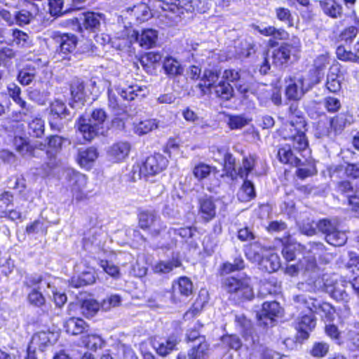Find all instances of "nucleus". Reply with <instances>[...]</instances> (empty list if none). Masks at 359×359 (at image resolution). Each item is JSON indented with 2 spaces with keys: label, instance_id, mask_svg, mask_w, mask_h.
<instances>
[{
  "label": "nucleus",
  "instance_id": "44",
  "mask_svg": "<svg viewBox=\"0 0 359 359\" xmlns=\"http://www.w3.org/2000/svg\"><path fill=\"white\" fill-rule=\"evenodd\" d=\"M86 334L82 337V342L87 348L95 351L102 347L104 341L100 336L93 334L90 330Z\"/></svg>",
  "mask_w": 359,
  "mask_h": 359
},
{
  "label": "nucleus",
  "instance_id": "37",
  "mask_svg": "<svg viewBox=\"0 0 359 359\" xmlns=\"http://www.w3.org/2000/svg\"><path fill=\"white\" fill-rule=\"evenodd\" d=\"M256 196L254 184L247 178L244 179L243 184L237 193V198L241 202H248Z\"/></svg>",
  "mask_w": 359,
  "mask_h": 359
},
{
  "label": "nucleus",
  "instance_id": "36",
  "mask_svg": "<svg viewBox=\"0 0 359 359\" xmlns=\"http://www.w3.org/2000/svg\"><path fill=\"white\" fill-rule=\"evenodd\" d=\"M178 5L187 12L205 13L208 8L207 0H179Z\"/></svg>",
  "mask_w": 359,
  "mask_h": 359
},
{
  "label": "nucleus",
  "instance_id": "56",
  "mask_svg": "<svg viewBox=\"0 0 359 359\" xmlns=\"http://www.w3.org/2000/svg\"><path fill=\"white\" fill-rule=\"evenodd\" d=\"M250 120L243 115H231L227 124L231 130L241 129L249 123Z\"/></svg>",
  "mask_w": 359,
  "mask_h": 359
},
{
  "label": "nucleus",
  "instance_id": "25",
  "mask_svg": "<svg viewBox=\"0 0 359 359\" xmlns=\"http://www.w3.org/2000/svg\"><path fill=\"white\" fill-rule=\"evenodd\" d=\"M316 325V318L312 313L302 316L298 321L297 330L300 337L303 339L309 338V332L314 329Z\"/></svg>",
  "mask_w": 359,
  "mask_h": 359
},
{
  "label": "nucleus",
  "instance_id": "32",
  "mask_svg": "<svg viewBox=\"0 0 359 359\" xmlns=\"http://www.w3.org/2000/svg\"><path fill=\"white\" fill-rule=\"evenodd\" d=\"M98 156V152L95 147L79 149L76 160L81 167L87 168L93 163Z\"/></svg>",
  "mask_w": 359,
  "mask_h": 359
},
{
  "label": "nucleus",
  "instance_id": "61",
  "mask_svg": "<svg viewBox=\"0 0 359 359\" xmlns=\"http://www.w3.org/2000/svg\"><path fill=\"white\" fill-rule=\"evenodd\" d=\"M316 226L327 236L328 233H330L337 228V223L329 219H322L316 224Z\"/></svg>",
  "mask_w": 359,
  "mask_h": 359
},
{
  "label": "nucleus",
  "instance_id": "7",
  "mask_svg": "<svg viewBox=\"0 0 359 359\" xmlns=\"http://www.w3.org/2000/svg\"><path fill=\"white\" fill-rule=\"evenodd\" d=\"M325 291L330 297L344 304V309L349 311L348 303L353 297L351 288L348 287V282L346 280H326L324 283Z\"/></svg>",
  "mask_w": 359,
  "mask_h": 359
},
{
  "label": "nucleus",
  "instance_id": "15",
  "mask_svg": "<svg viewBox=\"0 0 359 359\" xmlns=\"http://www.w3.org/2000/svg\"><path fill=\"white\" fill-rule=\"evenodd\" d=\"M158 36V32L154 29H143L140 34L136 31H133L130 36V42L134 40L138 42L141 47L149 49L156 46Z\"/></svg>",
  "mask_w": 359,
  "mask_h": 359
},
{
  "label": "nucleus",
  "instance_id": "20",
  "mask_svg": "<svg viewBox=\"0 0 359 359\" xmlns=\"http://www.w3.org/2000/svg\"><path fill=\"white\" fill-rule=\"evenodd\" d=\"M319 6L324 15L332 19L341 18L343 15V6L337 0H320Z\"/></svg>",
  "mask_w": 359,
  "mask_h": 359
},
{
  "label": "nucleus",
  "instance_id": "49",
  "mask_svg": "<svg viewBox=\"0 0 359 359\" xmlns=\"http://www.w3.org/2000/svg\"><path fill=\"white\" fill-rule=\"evenodd\" d=\"M327 58L325 56L321 55L316 57L313 62V72L315 74L316 79L315 83H320L321 79L324 75V71L326 68Z\"/></svg>",
  "mask_w": 359,
  "mask_h": 359
},
{
  "label": "nucleus",
  "instance_id": "53",
  "mask_svg": "<svg viewBox=\"0 0 359 359\" xmlns=\"http://www.w3.org/2000/svg\"><path fill=\"white\" fill-rule=\"evenodd\" d=\"M336 54L337 58L340 60L359 64V55L350 50H346L342 46L337 47Z\"/></svg>",
  "mask_w": 359,
  "mask_h": 359
},
{
  "label": "nucleus",
  "instance_id": "47",
  "mask_svg": "<svg viewBox=\"0 0 359 359\" xmlns=\"http://www.w3.org/2000/svg\"><path fill=\"white\" fill-rule=\"evenodd\" d=\"M100 305L98 302L93 299H87L83 301L81 305V312L86 318L94 316L99 311Z\"/></svg>",
  "mask_w": 359,
  "mask_h": 359
},
{
  "label": "nucleus",
  "instance_id": "12",
  "mask_svg": "<svg viewBox=\"0 0 359 359\" xmlns=\"http://www.w3.org/2000/svg\"><path fill=\"white\" fill-rule=\"evenodd\" d=\"M285 96L287 100L299 101L304 95L312 88L310 84H306L303 76L290 77L287 81Z\"/></svg>",
  "mask_w": 359,
  "mask_h": 359
},
{
  "label": "nucleus",
  "instance_id": "17",
  "mask_svg": "<svg viewBox=\"0 0 359 359\" xmlns=\"http://www.w3.org/2000/svg\"><path fill=\"white\" fill-rule=\"evenodd\" d=\"M198 215L205 222H209L216 216V205L211 196L205 195L198 199Z\"/></svg>",
  "mask_w": 359,
  "mask_h": 359
},
{
  "label": "nucleus",
  "instance_id": "34",
  "mask_svg": "<svg viewBox=\"0 0 359 359\" xmlns=\"http://www.w3.org/2000/svg\"><path fill=\"white\" fill-rule=\"evenodd\" d=\"M179 341L180 340L177 339V337L172 335L170 336L168 339L165 340L164 341H155L153 346L158 355L161 356H165L174 349H175V347Z\"/></svg>",
  "mask_w": 359,
  "mask_h": 359
},
{
  "label": "nucleus",
  "instance_id": "14",
  "mask_svg": "<svg viewBox=\"0 0 359 359\" xmlns=\"http://www.w3.org/2000/svg\"><path fill=\"white\" fill-rule=\"evenodd\" d=\"M193 293V283L191 280L182 276L172 284V299L173 302H184Z\"/></svg>",
  "mask_w": 359,
  "mask_h": 359
},
{
  "label": "nucleus",
  "instance_id": "28",
  "mask_svg": "<svg viewBox=\"0 0 359 359\" xmlns=\"http://www.w3.org/2000/svg\"><path fill=\"white\" fill-rule=\"evenodd\" d=\"M102 232L97 227L90 228L84 233L83 238V247L86 250H90L92 247H100Z\"/></svg>",
  "mask_w": 359,
  "mask_h": 359
},
{
  "label": "nucleus",
  "instance_id": "62",
  "mask_svg": "<svg viewBox=\"0 0 359 359\" xmlns=\"http://www.w3.org/2000/svg\"><path fill=\"white\" fill-rule=\"evenodd\" d=\"M275 12L276 18L280 21L285 23L288 27L293 26V18L288 8L278 7L276 8Z\"/></svg>",
  "mask_w": 359,
  "mask_h": 359
},
{
  "label": "nucleus",
  "instance_id": "60",
  "mask_svg": "<svg viewBox=\"0 0 359 359\" xmlns=\"http://www.w3.org/2000/svg\"><path fill=\"white\" fill-rule=\"evenodd\" d=\"M34 19V15L25 9L15 12V23L19 26L29 24Z\"/></svg>",
  "mask_w": 359,
  "mask_h": 359
},
{
  "label": "nucleus",
  "instance_id": "5",
  "mask_svg": "<svg viewBox=\"0 0 359 359\" xmlns=\"http://www.w3.org/2000/svg\"><path fill=\"white\" fill-rule=\"evenodd\" d=\"M168 161L161 154H155L148 156L140 165H133L132 178L134 180L140 179L142 176L148 177L157 175L168 166Z\"/></svg>",
  "mask_w": 359,
  "mask_h": 359
},
{
  "label": "nucleus",
  "instance_id": "24",
  "mask_svg": "<svg viewBox=\"0 0 359 359\" xmlns=\"http://www.w3.org/2000/svg\"><path fill=\"white\" fill-rule=\"evenodd\" d=\"M292 299L297 307L306 308L310 313L313 315H314V312L316 311L318 306L323 301L320 298L311 297L306 294L294 295Z\"/></svg>",
  "mask_w": 359,
  "mask_h": 359
},
{
  "label": "nucleus",
  "instance_id": "29",
  "mask_svg": "<svg viewBox=\"0 0 359 359\" xmlns=\"http://www.w3.org/2000/svg\"><path fill=\"white\" fill-rule=\"evenodd\" d=\"M339 72V68L337 66H332L329 69L325 86L330 93H336L341 88Z\"/></svg>",
  "mask_w": 359,
  "mask_h": 359
},
{
  "label": "nucleus",
  "instance_id": "23",
  "mask_svg": "<svg viewBox=\"0 0 359 359\" xmlns=\"http://www.w3.org/2000/svg\"><path fill=\"white\" fill-rule=\"evenodd\" d=\"M130 151V144L128 142H118L111 145L107 154L111 161L119 162L125 159Z\"/></svg>",
  "mask_w": 359,
  "mask_h": 359
},
{
  "label": "nucleus",
  "instance_id": "39",
  "mask_svg": "<svg viewBox=\"0 0 359 359\" xmlns=\"http://www.w3.org/2000/svg\"><path fill=\"white\" fill-rule=\"evenodd\" d=\"M257 160V156L256 155L250 154L248 156L243 157L242 165L238 169V176L243 179L248 178L249 174L254 170Z\"/></svg>",
  "mask_w": 359,
  "mask_h": 359
},
{
  "label": "nucleus",
  "instance_id": "9",
  "mask_svg": "<svg viewBox=\"0 0 359 359\" xmlns=\"http://www.w3.org/2000/svg\"><path fill=\"white\" fill-rule=\"evenodd\" d=\"M138 219L139 226L144 230L149 229L153 237L160 236L161 233L167 227L154 210H140L138 214Z\"/></svg>",
  "mask_w": 359,
  "mask_h": 359
},
{
  "label": "nucleus",
  "instance_id": "38",
  "mask_svg": "<svg viewBox=\"0 0 359 359\" xmlns=\"http://www.w3.org/2000/svg\"><path fill=\"white\" fill-rule=\"evenodd\" d=\"M60 54H67L73 52L77 43L76 37L73 34H64L59 36Z\"/></svg>",
  "mask_w": 359,
  "mask_h": 359
},
{
  "label": "nucleus",
  "instance_id": "16",
  "mask_svg": "<svg viewBox=\"0 0 359 359\" xmlns=\"http://www.w3.org/2000/svg\"><path fill=\"white\" fill-rule=\"evenodd\" d=\"M290 141L291 144H286L278 149V156L282 163H288L297 167L302 165V159L294 151H297L302 156V152L305 151L308 147L305 148L304 150L299 151L293 147L292 141ZM307 147H309V145Z\"/></svg>",
  "mask_w": 359,
  "mask_h": 359
},
{
  "label": "nucleus",
  "instance_id": "3",
  "mask_svg": "<svg viewBox=\"0 0 359 359\" xmlns=\"http://www.w3.org/2000/svg\"><path fill=\"white\" fill-rule=\"evenodd\" d=\"M107 115L103 109H95L90 115L81 116L76 121L79 131L86 140L90 141L104 133V125Z\"/></svg>",
  "mask_w": 359,
  "mask_h": 359
},
{
  "label": "nucleus",
  "instance_id": "22",
  "mask_svg": "<svg viewBox=\"0 0 359 359\" xmlns=\"http://www.w3.org/2000/svg\"><path fill=\"white\" fill-rule=\"evenodd\" d=\"M208 93L222 101H229L234 96V89L231 84L223 80L216 83Z\"/></svg>",
  "mask_w": 359,
  "mask_h": 359
},
{
  "label": "nucleus",
  "instance_id": "42",
  "mask_svg": "<svg viewBox=\"0 0 359 359\" xmlns=\"http://www.w3.org/2000/svg\"><path fill=\"white\" fill-rule=\"evenodd\" d=\"M180 265L181 262L178 259L161 261L154 266V271L158 274H165L171 272L174 269L180 267Z\"/></svg>",
  "mask_w": 359,
  "mask_h": 359
},
{
  "label": "nucleus",
  "instance_id": "57",
  "mask_svg": "<svg viewBox=\"0 0 359 359\" xmlns=\"http://www.w3.org/2000/svg\"><path fill=\"white\" fill-rule=\"evenodd\" d=\"M323 105L327 112L332 114L337 112L341 107L340 100L332 96L325 97L323 100Z\"/></svg>",
  "mask_w": 359,
  "mask_h": 359
},
{
  "label": "nucleus",
  "instance_id": "54",
  "mask_svg": "<svg viewBox=\"0 0 359 359\" xmlns=\"http://www.w3.org/2000/svg\"><path fill=\"white\" fill-rule=\"evenodd\" d=\"M27 96L29 100L43 105L48 96V93L44 90H41L37 88L30 87L27 89Z\"/></svg>",
  "mask_w": 359,
  "mask_h": 359
},
{
  "label": "nucleus",
  "instance_id": "26",
  "mask_svg": "<svg viewBox=\"0 0 359 359\" xmlns=\"http://www.w3.org/2000/svg\"><path fill=\"white\" fill-rule=\"evenodd\" d=\"M57 334L53 332L40 331L34 334L32 337L31 344L39 346L42 350L43 348L54 344L57 339Z\"/></svg>",
  "mask_w": 359,
  "mask_h": 359
},
{
  "label": "nucleus",
  "instance_id": "11",
  "mask_svg": "<svg viewBox=\"0 0 359 359\" xmlns=\"http://www.w3.org/2000/svg\"><path fill=\"white\" fill-rule=\"evenodd\" d=\"M343 130V126L340 123L338 116L320 120L316 127L315 137L319 139H332L338 133Z\"/></svg>",
  "mask_w": 359,
  "mask_h": 359
},
{
  "label": "nucleus",
  "instance_id": "43",
  "mask_svg": "<svg viewBox=\"0 0 359 359\" xmlns=\"http://www.w3.org/2000/svg\"><path fill=\"white\" fill-rule=\"evenodd\" d=\"M13 144L16 151L22 156H34V149L25 138L19 136L15 137L13 140Z\"/></svg>",
  "mask_w": 359,
  "mask_h": 359
},
{
  "label": "nucleus",
  "instance_id": "27",
  "mask_svg": "<svg viewBox=\"0 0 359 359\" xmlns=\"http://www.w3.org/2000/svg\"><path fill=\"white\" fill-rule=\"evenodd\" d=\"M163 69L165 74L170 78L181 76L184 73V67L181 62L176 58L171 56L166 57L164 59L163 62Z\"/></svg>",
  "mask_w": 359,
  "mask_h": 359
},
{
  "label": "nucleus",
  "instance_id": "13",
  "mask_svg": "<svg viewBox=\"0 0 359 359\" xmlns=\"http://www.w3.org/2000/svg\"><path fill=\"white\" fill-rule=\"evenodd\" d=\"M281 308L276 301L265 302L262 309L257 313V319L260 325L273 326L275 318L280 313Z\"/></svg>",
  "mask_w": 359,
  "mask_h": 359
},
{
  "label": "nucleus",
  "instance_id": "6",
  "mask_svg": "<svg viewBox=\"0 0 359 359\" xmlns=\"http://www.w3.org/2000/svg\"><path fill=\"white\" fill-rule=\"evenodd\" d=\"M49 124L53 130L61 131L64 125L71 121L74 112L69 109L65 102L59 100H54L49 106Z\"/></svg>",
  "mask_w": 359,
  "mask_h": 359
},
{
  "label": "nucleus",
  "instance_id": "64",
  "mask_svg": "<svg viewBox=\"0 0 359 359\" xmlns=\"http://www.w3.org/2000/svg\"><path fill=\"white\" fill-rule=\"evenodd\" d=\"M100 266L104 270L105 273L109 274L113 278H117L119 277V269L117 266L113 263L108 262L107 260L100 259L99 261Z\"/></svg>",
  "mask_w": 359,
  "mask_h": 359
},
{
  "label": "nucleus",
  "instance_id": "2",
  "mask_svg": "<svg viewBox=\"0 0 359 359\" xmlns=\"http://www.w3.org/2000/svg\"><path fill=\"white\" fill-rule=\"evenodd\" d=\"M108 107L114 114V115L121 114L123 111L122 105L120 102L119 95L123 100L132 101L136 97H142L146 95V88L135 84L124 86H114L111 83L108 86Z\"/></svg>",
  "mask_w": 359,
  "mask_h": 359
},
{
  "label": "nucleus",
  "instance_id": "46",
  "mask_svg": "<svg viewBox=\"0 0 359 359\" xmlns=\"http://www.w3.org/2000/svg\"><path fill=\"white\" fill-rule=\"evenodd\" d=\"M95 280L94 272L83 271L77 277L72 278L71 285L74 287H80L84 285H90Z\"/></svg>",
  "mask_w": 359,
  "mask_h": 359
},
{
  "label": "nucleus",
  "instance_id": "10",
  "mask_svg": "<svg viewBox=\"0 0 359 359\" xmlns=\"http://www.w3.org/2000/svg\"><path fill=\"white\" fill-rule=\"evenodd\" d=\"M103 20V14L88 11L81 13L79 17L72 19L71 22L79 32H82L83 29L96 32L100 30Z\"/></svg>",
  "mask_w": 359,
  "mask_h": 359
},
{
  "label": "nucleus",
  "instance_id": "18",
  "mask_svg": "<svg viewBox=\"0 0 359 359\" xmlns=\"http://www.w3.org/2000/svg\"><path fill=\"white\" fill-rule=\"evenodd\" d=\"M65 179L72 191L75 194H80L87 183L86 176L72 168H67L65 170Z\"/></svg>",
  "mask_w": 359,
  "mask_h": 359
},
{
  "label": "nucleus",
  "instance_id": "51",
  "mask_svg": "<svg viewBox=\"0 0 359 359\" xmlns=\"http://www.w3.org/2000/svg\"><path fill=\"white\" fill-rule=\"evenodd\" d=\"M335 313L334 308L330 303L322 301L317 308L314 314L319 315L322 318H325L327 320H332L334 318Z\"/></svg>",
  "mask_w": 359,
  "mask_h": 359
},
{
  "label": "nucleus",
  "instance_id": "59",
  "mask_svg": "<svg viewBox=\"0 0 359 359\" xmlns=\"http://www.w3.org/2000/svg\"><path fill=\"white\" fill-rule=\"evenodd\" d=\"M195 231L196 229L192 227H184L179 229L170 228L167 231V234L170 238L173 235H178L182 238L188 239L193 237Z\"/></svg>",
  "mask_w": 359,
  "mask_h": 359
},
{
  "label": "nucleus",
  "instance_id": "50",
  "mask_svg": "<svg viewBox=\"0 0 359 359\" xmlns=\"http://www.w3.org/2000/svg\"><path fill=\"white\" fill-rule=\"evenodd\" d=\"M28 133L34 137H41L44 133V121L40 118H34L28 126Z\"/></svg>",
  "mask_w": 359,
  "mask_h": 359
},
{
  "label": "nucleus",
  "instance_id": "33",
  "mask_svg": "<svg viewBox=\"0 0 359 359\" xmlns=\"http://www.w3.org/2000/svg\"><path fill=\"white\" fill-rule=\"evenodd\" d=\"M38 69L32 65H26L18 71L17 80L22 86H28L35 79Z\"/></svg>",
  "mask_w": 359,
  "mask_h": 359
},
{
  "label": "nucleus",
  "instance_id": "1",
  "mask_svg": "<svg viewBox=\"0 0 359 359\" xmlns=\"http://www.w3.org/2000/svg\"><path fill=\"white\" fill-rule=\"evenodd\" d=\"M297 102H292L288 108L289 114L294 116L296 119H291L285 124L282 135L285 140L292 141V145L295 149L301 151L308 146V140L305 133L307 124Z\"/></svg>",
  "mask_w": 359,
  "mask_h": 359
},
{
  "label": "nucleus",
  "instance_id": "63",
  "mask_svg": "<svg viewBox=\"0 0 359 359\" xmlns=\"http://www.w3.org/2000/svg\"><path fill=\"white\" fill-rule=\"evenodd\" d=\"M337 191L347 197L348 199L355 194L354 187L351 182L348 180L338 182Z\"/></svg>",
  "mask_w": 359,
  "mask_h": 359
},
{
  "label": "nucleus",
  "instance_id": "40",
  "mask_svg": "<svg viewBox=\"0 0 359 359\" xmlns=\"http://www.w3.org/2000/svg\"><path fill=\"white\" fill-rule=\"evenodd\" d=\"M158 121L155 118L146 119L135 124L134 132L137 135H146L158 127Z\"/></svg>",
  "mask_w": 359,
  "mask_h": 359
},
{
  "label": "nucleus",
  "instance_id": "45",
  "mask_svg": "<svg viewBox=\"0 0 359 359\" xmlns=\"http://www.w3.org/2000/svg\"><path fill=\"white\" fill-rule=\"evenodd\" d=\"M325 240L332 245L342 246L346 243L347 236L344 231H339L337 226L334 231L325 236Z\"/></svg>",
  "mask_w": 359,
  "mask_h": 359
},
{
  "label": "nucleus",
  "instance_id": "8",
  "mask_svg": "<svg viewBox=\"0 0 359 359\" xmlns=\"http://www.w3.org/2000/svg\"><path fill=\"white\" fill-rule=\"evenodd\" d=\"M302 43L299 37L292 36L290 41L283 43L273 53V63L276 67H282L287 64L290 59V55H295L301 51Z\"/></svg>",
  "mask_w": 359,
  "mask_h": 359
},
{
  "label": "nucleus",
  "instance_id": "55",
  "mask_svg": "<svg viewBox=\"0 0 359 359\" xmlns=\"http://www.w3.org/2000/svg\"><path fill=\"white\" fill-rule=\"evenodd\" d=\"M224 170L226 171V175L230 176L231 177H234L238 176V170L236 168V158L235 157L230 153H226L224 155Z\"/></svg>",
  "mask_w": 359,
  "mask_h": 359
},
{
  "label": "nucleus",
  "instance_id": "35",
  "mask_svg": "<svg viewBox=\"0 0 359 359\" xmlns=\"http://www.w3.org/2000/svg\"><path fill=\"white\" fill-rule=\"evenodd\" d=\"M264 248L259 242H253L245 246V255L252 262H259L263 256Z\"/></svg>",
  "mask_w": 359,
  "mask_h": 359
},
{
  "label": "nucleus",
  "instance_id": "19",
  "mask_svg": "<svg viewBox=\"0 0 359 359\" xmlns=\"http://www.w3.org/2000/svg\"><path fill=\"white\" fill-rule=\"evenodd\" d=\"M221 75V71L217 67L205 69L203 72L201 80L203 83H198L196 87L201 90V95H205L218 81Z\"/></svg>",
  "mask_w": 359,
  "mask_h": 359
},
{
  "label": "nucleus",
  "instance_id": "58",
  "mask_svg": "<svg viewBox=\"0 0 359 359\" xmlns=\"http://www.w3.org/2000/svg\"><path fill=\"white\" fill-rule=\"evenodd\" d=\"M330 349V345L324 341H316L313 344L311 354L313 357L323 358L327 355Z\"/></svg>",
  "mask_w": 359,
  "mask_h": 359
},
{
  "label": "nucleus",
  "instance_id": "21",
  "mask_svg": "<svg viewBox=\"0 0 359 359\" xmlns=\"http://www.w3.org/2000/svg\"><path fill=\"white\" fill-rule=\"evenodd\" d=\"M64 328L67 333L72 335L86 334L90 331L89 325L79 318H69L64 323Z\"/></svg>",
  "mask_w": 359,
  "mask_h": 359
},
{
  "label": "nucleus",
  "instance_id": "48",
  "mask_svg": "<svg viewBox=\"0 0 359 359\" xmlns=\"http://www.w3.org/2000/svg\"><path fill=\"white\" fill-rule=\"evenodd\" d=\"M12 36L15 44L20 48H29L32 42L28 34L20 29H12Z\"/></svg>",
  "mask_w": 359,
  "mask_h": 359
},
{
  "label": "nucleus",
  "instance_id": "52",
  "mask_svg": "<svg viewBox=\"0 0 359 359\" xmlns=\"http://www.w3.org/2000/svg\"><path fill=\"white\" fill-rule=\"evenodd\" d=\"M335 313L334 308L330 303L322 301L317 308L314 314L319 315L322 318H325L327 320H332L334 318Z\"/></svg>",
  "mask_w": 359,
  "mask_h": 359
},
{
  "label": "nucleus",
  "instance_id": "30",
  "mask_svg": "<svg viewBox=\"0 0 359 359\" xmlns=\"http://www.w3.org/2000/svg\"><path fill=\"white\" fill-rule=\"evenodd\" d=\"M209 344L206 341L205 337H201L200 342L194 344L188 351V359H204L209 351Z\"/></svg>",
  "mask_w": 359,
  "mask_h": 359
},
{
  "label": "nucleus",
  "instance_id": "4",
  "mask_svg": "<svg viewBox=\"0 0 359 359\" xmlns=\"http://www.w3.org/2000/svg\"><path fill=\"white\" fill-rule=\"evenodd\" d=\"M222 287L230 298L237 302L251 300L254 297L250 278L247 276H229L223 279Z\"/></svg>",
  "mask_w": 359,
  "mask_h": 359
},
{
  "label": "nucleus",
  "instance_id": "31",
  "mask_svg": "<svg viewBox=\"0 0 359 359\" xmlns=\"http://www.w3.org/2000/svg\"><path fill=\"white\" fill-rule=\"evenodd\" d=\"M259 269L268 273L276 271L280 267V257L276 253L264 256L259 262Z\"/></svg>",
  "mask_w": 359,
  "mask_h": 359
},
{
  "label": "nucleus",
  "instance_id": "41",
  "mask_svg": "<svg viewBox=\"0 0 359 359\" xmlns=\"http://www.w3.org/2000/svg\"><path fill=\"white\" fill-rule=\"evenodd\" d=\"M70 91L72 99L74 102H83L85 101L86 94L85 91V85L83 81L79 79L73 80L70 86Z\"/></svg>",
  "mask_w": 359,
  "mask_h": 359
}]
</instances>
